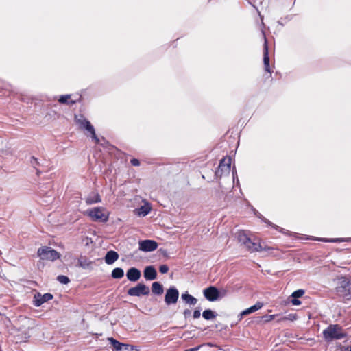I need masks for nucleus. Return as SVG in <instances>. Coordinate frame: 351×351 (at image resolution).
I'll use <instances>...</instances> for the list:
<instances>
[{
	"label": "nucleus",
	"mask_w": 351,
	"mask_h": 351,
	"mask_svg": "<svg viewBox=\"0 0 351 351\" xmlns=\"http://www.w3.org/2000/svg\"><path fill=\"white\" fill-rule=\"evenodd\" d=\"M235 236L241 245L250 252L266 250L261 245L260 240L254 237L250 231L239 230L235 233Z\"/></svg>",
	"instance_id": "f257e3e1"
},
{
	"label": "nucleus",
	"mask_w": 351,
	"mask_h": 351,
	"mask_svg": "<svg viewBox=\"0 0 351 351\" xmlns=\"http://www.w3.org/2000/svg\"><path fill=\"white\" fill-rule=\"evenodd\" d=\"M322 334L324 340L327 342L342 339L347 337V333L343 332L342 327L339 324H330L323 330Z\"/></svg>",
	"instance_id": "f03ea898"
},
{
	"label": "nucleus",
	"mask_w": 351,
	"mask_h": 351,
	"mask_svg": "<svg viewBox=\"0 0 351 351\" xmlns=\"http://www.w3.org/2000/svg\"><path fill=\"white\" fill-rule=\"evenodd\" d=\"M227 294L226 289L219 290L217 287L210 285L203 290V295L204 298L209 302H215L222 298L225 297Z\"/></svg>",
	"instance_id": "7ed1b4c3"
},
{
	"label": "nucleus",
	"mask_w": 351,
	"mask_h": 351,
	"mask_svg": "<svg viewBox=\"0 0 351 351\" xmlns=\"http://www.w3.org/2000/svg\"><path fill=\"white\" fill-rule=\"evenodd\" d=\"M337 292L347 300L351 298V279L341 277L338 279L336 287Z\"/></svg>",
	"instance_id": "20e7f679"
},
{
	"label": "nucleus",
	"mask_w": 351,
	"mask_h": 351,
	"mask_svg": "<svg viewBox=\"0 0 351 351\" xmlns=\"http://www.w3.org/2000/svg\"><path fill=\"white\" fill-rule=\"evenodd\" d=\"M38 256L43 260L54 261L60 258V254L51 247L44 246L38 250Z\"/></svg>",
	"instance_id": "39448f33"
},
{
	"label": "nucleus",
	"mask_w": 351,
	"mask_h": 351,
	"mask_svg": "<svg viewBox=\"0 0 351 351\" xmlns=\"http://www.w3.org/2000/svg\"><path fill=\"white\" fill-rule=\"evenodd\" d=\"M75 120L81 128L85 129L91 134V137L95 140V143H99V139L95 134V129L89 121L85 119L82 115H80V117L75 115Z\"/></svg>",
	"instance_id": "423d86ee"
},
{
	"label": "nucleus",
	"mask_w": 351,
	"mask_h": 351,
	"mask_svg": "<svg viewBox=\"0 0 351 351\" xmlns=\"http://www.w3.org/2000/svg\"><path fill=\"white\" fill-rule=\"evenodd\" d=\"M150 289L148 286L143 282L138 283L136 286L128 289L127 293L130 296L141 297L142 295H148Z\"/></svg>",
	"instance_id": "0eeeda50"
},
{
	"label": "nucleus",
	"mask_w": 351,
	"mask_h": 351,
	"mask_svg": "<svg viewBox=\"0 0 351 351\" xmlns=\"http://www.w3.org/2000/svg\"><path fill=\"white\" fill-rule=\"evenodd\" d=\"M179 298V291L175 286H171L166 290L164 301L168 306L175 304Z\"/></svg>",
	"instance_id": "6e6552de"
},
{
	"label": "nucleus",
	"mask_w": 351,
	"mask_h": 351,
	"mask_svg": "<svg viewBox=\"0 0 351 351\" xmlns=\"http://www.w3.org/2000/svg\"><path fill=\"white\" fill-rule=\"evenodd\" d=\"M231 165V158L226 157L222 158L218 166L217 169L215 171V176L217 178L222 177L224 174H229L230 171Z\"/></svg>",
	"instance_id": "1a4fd4ad"
},
{
	"label": "nucleus",
	"mask_w": 351,
	"mask_h": 351,
	"mask_svg": "<svg viewBox=\"0 0 351 351\" xmlns=\"http://www.w3.org/2000/svg\"><path fill=\"white\" fill-rule=\"evenodd\" d=\"M158 246V243L151 239L141 240L138 242L139 250L145 252H153L157 249Z\"/></svg>",
	"instance_id": "9d476101"
},
{
	"label": "nucleus",
	"mask_w": 351,
	"mask_h": 351,
	"mask_svg": "<svg viewBox=\"0 0 351 351\" xmlns=\"http://www.w3.org/2000/svg\"><path fill=\"white\" fill-rule=\"evenodd\" d=\"M88 216L94 219H108V213L105 208L96 207L86 211Z\"/></svg>",
	"instance_id": "9b49d317"
},
{
	"label": "nucleus",
	"mask_w": 351,
	"mask_h": 351,
	"mask_svg": "<svg viewBox=\"0 0 351 351\" xmlns=\"http://www.w3.org/2000/svg\"><path fill=\"white\" fill-rule=\"evenodd\" d=\"M113 351H133V347L130 344L121 343L113 337L108 338Z\"/></svg>",
	"instance_id": "f8f14e48"
},
{
	"label": "nucleus",
	"mask_w": 351,
	"mask_h": 351,
	"mask_svg": "<svg viewBox=\"0 0 351 351\" xmlns=\"http://www.w3.org/2000/svg\"><path fill=\"white\" fill-rule=\"evenodd\" d=\"M53 298V295L50 293H46L41 294L40 293H36L34 295L33 304L35 306L39 307L43 304L48 302Z\"/></svg>",
	"instance_id": "ddd939ff"
},
{
	"label": "nucleus",
	"mask_w": 351,
	"mask_h": 351,
	"mask_svg": "<svg viewBox=\"0 0 351 351\" xmlns=\"http://www.w3.org/2000/svg\"><path fill=\"white\" fill-rule=\"evenodd\" d=\"M308 240L311 241H322L325 243H342V242H351V237L348 238H323V237H316L313 236H310L306 238Z\"/></svg>",
	"instance_id": "4468645a"
},
{
	"label": "nucleus",
	"mask_w": 351,
	"mask_h": 351,
	"mask_svg": "<svg viewBox=\"0 0 351 351\" xmlns=\"http://www.w3.org/2000/svg\"><path fill=\"white\" fill-rule=\"evenodd\" d=\"M263 38L265 40L264 42V47H263V64H264V68L265 71L271 73L270 70V66H269V52H268V45H267V41L266 39L265 34L264 32H262Z\"/></svg>",
	"instance_id": "2eb2a0df"
},
{
	"label": "nucleus",
	"mask_w": 351,
	"mask_h": 351,
	"mask_svg": "<svg viewBox=\"0 0 351 351\" xmlns=\"http://www.w3.org/2000/svg\"><path fill=\"white\" fill-rule=\"evenodd\" d=\"M143 277L147 281H152L157 278V271L154 265H148L144 268Z\"/></svg>",
	"instance_id": "dca6fc26"
},
{
	"label": "nucleus",
	"mask_w": 351,
	"mask_h": 351,
	"mask_svg": "<svg viewBox=\"0 0 351 351\" xmlns=\"http://www.w3.org/2000/svg\"><path fill=\"white\" fill-rule=\"evenodd\" d=\"M141 276L140 269L136 267H132L127 270L126 277L130 282H137Z\"/></svg>",
	"instance_id": "f3484780"
},
{
	"label": "nucleus",
	"mask_w": 351,
	"mask_h": 351,
	"mask_svg": "<svg viewBox=\"0 0 351 351\" xmlns=\"http://www.w3.org/2000/svg\"><path fill=\"white\" fill-rule=\"evenodd\" d=\"M263 306V304L260 302H257L253 306L243 310L241 311L239 315H238L239 320L241 321L244 316H246L247 315H250L252 313L256 312V311L261 309Z\"/></svg>",
	"instance_id": "a211bd4d"
},
{
	"label": "nucleus",
	"mask_w": 351,
	"mask_h": 351,
	"mask_svg": "<svg viewBox=\"0 0 351 351\" xmlns=\"http://www.w3.org/2000/svg\"><path fill=\"white\" fill-rule=\"evenodd\" d=\"M152 207L150 204L147 202H145V204L141 206L139 208H136L134 212L136 215L139 217H143L146 216L150 211Z\"/></svg>",
	"instance_id": "6ab92c4d"
},
{
	"label": "nucleus",
	"mask_w": 351,
	"mask_h": 351,
	"mask_svg": "<svg viewBox=\"0 0 351 351\" xmlns=\"http://www.w3.org/2000/svg\"><path fill=\"white\" fill-rule=\"evenodd\" d=\"M119 254L114 250H109L106 252L104 256L105 263L107 265H112L115 261L119 259Z\"/></svg>",
	"instance_id": "aec40b11"
},
{
	"label": "nucleus",
	"mask_w": 351,
	"mask_h": 351,
	"mask_svg": "<svg viewBox=\"0 0 351 351\" xmlns=\"http://www.w3.org/2000/svg\"><path fill=\"white\" fill-rule=\"evenodd\" d=\"M93 262L90 261L86 256H81L77 259V265L79 267L82 268L83 269H91Z\"/></svg>",
	"instance_id": "412c9836"
},
{
	"label": "nucleus",
	"mask_w": 351,
	"mask_h": 351,
	"mask_svg": "<svg viewBox=\"0 0 351 351\" xmlns=\"http://www.w3.org/2000/svg\"><path fill=\"white\" fill-rule=\"evenodd\" d=\"M181 299L187 304L195 305L197 302V299L192 295L189 294L188 291L181 294Z\"/></svg>",
	"instance_id": "4be33fe9"
},
{
	"label": "nucleus",
	"mask_w": 351,
	"mask_h": 351,
	"mask_svg": "<svg viewBox=\"0 0 351 351\" xmlns=\"http://www.w3.org/2000/svg\"><path fill=\"white\" fill-rule=\"evenodd\" d=\"M101 202V197L99 194L97 192L93 191L88 194L87 197L86 198V203L87 204H93L95 203H98Z\"/></svg>",
	"instance_id": "5701e85b"
},
{
	"label": "nucleus",
	"mask_w": 351,
	"mask_h": 351,
	"mask_svg": "<svg viewBox=\"0 0 351 351\" xmlns=\"http://www.w3.org/2000/svg\"><path fill=\"white\" fill-rule=\"evenodd\" d=\"M152 291L154 294L160 295L163 293L164 288L162 285L159 282H154L152 285Z\"/></svg>",
	"instance_id": "b1692460"
},
{
	"label": "nucleus",
	"mask_w": 351,
	"mask_h": 351,
	"mask_svg": "<svg viewBox=\"0 0 351 351\" xmlns=\"http://www.w3.org/2000/svg\"><path fill=\"white\" fill-rule=\"evenodd\" d=\"M217 316V313L210 308L204 310L202 313V317L206 320L214 319Z\"/></svg>",
	"instance_id": "393cba45"
},
{
	"label": "nucleus",
	"mask_w": 351,
	"mask_h": 351,
	"mask_svg": "<svg viewBox=\"0 0 351 351\" xmlns=\"http://www.w3.org/2000/svg\"><path fill=\"white\" fill-rule=\"evenodd\" d=\"M124 276V271L121 267H115L112 269L111 277L114 279H121Z\"/></svg>",
	"instance_id": "a878e982"
},
{
	"label": "nucleus",
	"mask_w": 351,
	"mask_h": 351,
	"mask_svg": "<svg viewBox=\"0 0 351 351\" xmlns=\"http://www.w3.org/2000/svg\"><path fill=\"white\" fill-rule=\"evenodd\" d=\"M265 222H267V221H265ZM268 222V226H271V228L276 229V230H278V231H280V232L285 234H291V232H290L289 230H287L282 228H280L279 226H278L276 224H274L273 223H271L270 221H267Z\"/></svg>",
	"instance_id": "bb28decb"
},
{
	"label": "nucleus",
	"mask_w": 351,
	"mask_h": 351,
	"mask_svg": "<svg viewBox=\"0 0 351 351\" xmlns=\"http://www.w3.org/2000/svg\"><path fill=\"white\" fill-rule=\"evenodd\" d=\"M71 97V95H61L58 99V101L60 103V104H66V103H69L71 104H73L75 103V101H68L69 99H70Z\"/></svg>",
	"instance_id": "cd10ccee"
},
{
	"label": "nucleus",
	"mask_w": 351,
	"mask_h": 351,
	"mask_svg": "<svg viewBox=\"0 0 351 351\" xmlns=\"http://www.w3.org/2000/svg\"><path fill=\"white\" fill-rule=\"evenodd\" d=\"M57 280L63 285H67L70 282V279L68 276L64 275H59L57 276Z\"/></svg>",
	"instance_id": "c85d7f7f"
},
{
	"label": "nucleus",
	"mask_w": 351,
	"mask_h": 351,
	"mask_svg": "<svg viewBox=\"0 0 351 351\" xmlns=\"http://www.w3.org/2000/svg\"><path fill=\"white\" fill-rule=\"evenodd\" d=\"M304 293L305 291L304 289H298L292 293L291 298H300L304 294Z\"/></svg>",
	"instance_id": "c756f323"
},
{
	"label": "nucleus",
	"mask_w": 351,
	"mask_h": 351,
	"mask_svg": "<svg viewBox=\"0 0 351 351\" xmlns=\"http://www.w3.org/2000/svg\"><path fill=\"white\" fill-rule=\"evenodd\" d=\"M201 316V308L199 307H197L195 308L193 313V317L194 319H198Z\"/></svg>",
	"instance_id": "7c9ffc66"
},
{
	"label": "nucleus",
	"mask_w": 351,
	"mask_h": 351,
	"mask_svg": "<svg viewBox=\"0 0 351 351\" xmlns=\"http://www.w3.org/2000/svg\"><path fill=\"white\" fill-rule=\"evenodd\" d=\"M169 269V268L167 265L164 264L159 266V271L162 274H167Z\"/></svg>",
	"instance_id": "2f4dec72"
},
{
	"label": "nucleus",
	"mask_w": 351,
	"mask_h": 351,
	"mask_svg": "<svg viewBox=\"0 0 351 351\" xmlns=\"http://www.w3.org/2000/svg\"><path fill=\"white\" fill-rule=\"evenodd\" d=\"M276 317V315H265L262 317L265 322H270L273 320Z\"/></svg>",
	"instance_id": "473e14b6"
},
{
	"label": "nucleus",
	"mask_w": 351,
	"mask_h": 351,
	"mask_svg": "<svg viewBox=\"0 0 351 351\" xmlns=\"http://www.w3.org/2000/svg\"><path fill=\"white\" fill-rule=\"evenodd\" d=\"M291 302L294 306H298L301 304V301L299 300V298H291Z\"/></svg>",
	"instance_id": "72a5a7b5"
},
{
	"label": "nucleus",
	"mask_w": 351,
	"mask_h": 351,
	"mask_svg": "<svg viewBox=\"0 0 351 351\" xmlns=\"http://www.w3.org/2000/svg\"><path fill=\"white\" fill-rule=\"evenodd\" d=\"M29 162L30 164L33 166V167H35L36 165H37L38 164V160L36 158L34 157V156H32L30 158V160H29Z\"/></svg>",
	"instance_id": "f704fd0d"
},
{
	"label": "nucleus",
	"mask_w": 351,
	"mask_h": 351,
	"mask_svg": "<svg viewBox=\"0 0 351 351\" xmlns=\"http://www.w3.org/2000/svg\"><path fill=\"white\" fill-rule=\"evenodd\" d=\"M131 164L133 165V166H139L140 165V162L138 159L136 158H133L130 161Z\"/></svg>",
	"instance_id": "c9c22d12"
},
{
	"label": "nucleus",
	"mask_w": 351,
	"mask_h": 351,
	"mask_svg": "<svg viewBox=\"0 0 351 351\" xmlns=\"http://www.w3.org/2000/svg\"><path fill=\"white\" fill-rule=\"evenodd\" d=\"M191 312L189 309H185L183 312V315L185 319H187L188 317L191 315Z\"/></svg>",
	"instance_id": "e433bc0d"
},
{
	"label": "nucleus",
	"mask_w": 351,
	"mask_h": 351,
	"mask_svg": "<svg viewBox=\"0 0 351 351\" xmlns=\"http://www.w3.org/2000/svg\"><path fill=\"white\" fill-rule=\"evenodd\" d=\"M202 346V345H199V346H197L196 347H194V348H189V349H187L186 351H197L199 350V348Z\"/></svg>",
	"instance_id": "4c0bfd02"
},
{
	"label": "nucleus",
	"mask_w": 351,
	"mask_h": 351,
	"mask_svg": "<svg viewBox=\"0 0 351 351\" xmlns=\"http://www.w3.org/2000/svg\"><path fill=\"white\" fill-rule=\"evenodd\" d=\"M253 210L254 211V213H255V215L256 217L261 219H264V220H266L267 219L266 218H263L262 219V215L258 213V212H256L255 210L253 209Z\"/></svg>",
	"instance_id": "58836bf2"
},
{
	"label": "nucleus",
	"mask_w": 351,
	"mask_h": 351,
	"mask_svg": "<svg viewBox=\"0 0 351 351\" xmlns=\"http://www.w3.org/2000/svg\"><path fill=\"white\" fill-rule=\"evenodd\" d=\"M350 347L348 346H342L341 348V351H350Z\"/></svg>",
	"instance_id": "ea45409f"
},
{
	"label": "nucleus",
	"mask_w": 351,
	"mask_h": 351,
	"mask_svg": "<svg viewBox=\"0 0 351 351\" xmlns=\"http://www.w3.org/2000/svg\"><path fill=\"white\" fill-rule=\"evenodd\" d=\"M86 245H88L89 242H90V243L93 242L92 239L90 238H88V237H86Z\"/></svg>",
	"instance_id": "a19ab883"
},
{
	"label": "nucleus",
	"mask_w": 351,
	"mask_h": 351,
	"mask_svg": "<svg viewBox=\"0 0 351 351\" xmlns=\"http://www.w3.org/2000/svg\"><path fill=\"white\" fill-rule=\"evenodd\" d=\"M350 351H351V346H350Z\"/></svg>",
	"instance_id": "79ce46f5"
}]
</instances>
